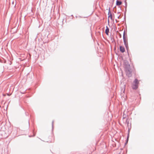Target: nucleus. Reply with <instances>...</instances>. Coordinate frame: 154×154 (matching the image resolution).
I'll return each instance as SVG.
<instances>
[{"instance_id":"20e7f679","label":"nucleus","mask_w":154,"mask_h":154,"mask_svg":"<svg viewBox=\"0 0 154 154\" xmlns=\"http://www.w3.org/2000/svg\"><path fill=\"white\" fill-rule=\"evenodd\" d=\"M122 4L121 0H117L116 2V5L117 6H120Z\"/></svg>"},{"instance_id":"423d86ee","label":"nucleus","mask_w":154,"mask_h":154,"mask_svg":"<svg viewBox=\"0 0 154 154\" xmlns=\"http://www.w3.org/2000/svg\"><path fill=\"white\" fill-rule=\"evenodd\" d=\"M130 68V66L129 65L128 66V67H127L125 68V70L126 72H131V69Z\"/></svg>"},{"instance_id":"9b49d317","label":"nucleus","mask_w":154,"mask_h":154,"mask_svg":"<svg viewBox=\"0 0 154 154\" xmlns=\"http://www.w3.org/2000/svg\"><path fill=\"white\" fill-rule=\"evenodd\" d=\"M25 114H26V116H27V115H28V114H26V112H25Z\"/></svg>"},{"instance_id":"7ed1b4c3","label":"nucleus","mask_w":154,"mask_h":154,"mask_svg":"<svg viewBox=\"0 0 154 154\" xmlns=\"http://www.w3.org/2000/svg\"><path fill=\"white\" fill-rule=\"evenodd\" d=\"M119 49L120 51L122 53H123L125 51V48L123 46H120Z\"/></svg>"},{"instance_id":"f257e3e1","label":"nucleus","mask_w":154,"mask_h":154,"mask_svg":"<svg viewBox=\"0 0 154 154\" xmlns=\"http://www.w3.org/2000/svg\"><path fill=\"white\" fill-rule=\"evenodd\" d=\"M139 82L137 79H135L132 84V88L133 89H136L138 88Z\"/></svg>"},{"instance_id":"6e6552de","label":"nucleus","mask_w":154,"mask_h":154,"mask_svg":"<svg viewBox=\"0 0 154 154\" xmlns=\"http://www.w3.org/2000/svg\"><path fill=\"white\" fill-rule=\"evenodd\" d=\"M35 133H34L33 135H29V137H33L35 136Z\"/></svg>"},{"instance_id":"39448f33","label":"nucleus","mask_w":154,"mask_h":154,"mask_svg":"<svg viewBox=\"0 0 154 154\" xmlns=\"http://www.w3.org/2000/svg\"><path fill=\"white\" fill-rule=\"evenodd\" d=\"M109 20H112V14L110 13H109V16L108 18V21H109Z\"/></svg>"},{"instance_id":"f03ea898","label":"nucleus","mask_w":154,"mask_h":154,"mask_svg":"<svg viewBox=\"0 0 154 154\" xmlns=\"http://www.w3.org/2000/svg\"><path fill=\"white\" fill-rule=\"evenodd\" d=\"M123 41L127 49H128V39L127 36L125 32L124 33L123 35Z\"/></svg>"},{"instance_id":"0eeeda50","label":"nucleus","mask_w":154,"mask_h":154,"mask_svg":"<svg viewBox=\"0 0 154 154\" xmlns=\"http://www.w3.org/2000/svg\"><path fill=\"white\" fill-rule=\"evenodd\" d=\"M109 32V29L108 28V27L106 26V29L105 30V33L107 35H108Z\"/></svg>"},{"instance_id":"9d476101","label":"nucleus","mask_w":154,"mask_h":154,"mask_svg":"<svg viewBox=\"0 0 154 154\" xmlns=\"http://www.w3.org/2000/svg\"><path fill=\"white\" fill-rule=\"evenodd\" d=\"M64 20L65 21V22H66V19H65V20L63 19V21H62V22H63H63H64Z\"/></svg>"},{"instance_id":"f8f14e48","label":"nucleus","mask_w":154,"mask_h":154,"mask_svg":"<svg viewBox=\"0 0 154 154\" xmlns=\"http://www.w3.org/2000/svg\"><path fill=\"white\" fill-rule=\"evenodd\" d=\"M14 2H12V4H14Z\"/></svg>"},{"instance_id":"1a4fd4ad","label":"nucleus","mask_w":154,"mask_h":154,"mask_svg":"<svg viewBox=\"0 0 154 154\" xmlns=\"http://www.w3.org/2000/svg\"><path fill=\"white\" fill-rule=\"evenodd\" d=\"M53 123H54V121H53L52 123V130L53 131Z\"/></svg>"}]
</instances>
